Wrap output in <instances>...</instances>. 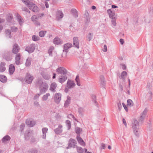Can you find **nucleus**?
I'll use <instances>...</instances> for the list:
<instances>
[{
	"instance_id": "1",
	"label": "nucleus",
	"mask_w": 153,
	"mask_h": 153,
	"mask_svg": "<svg viewBox=\"0 0 153 153\" xmlns=\"http://www.w3.org/2000/svg\"><path fill=\"white\" fill-rule=\"evenodd\" d=\"M26 5H28L27 6L30 9L32 10L33 12H36L38 10V8L34 4H29V1L27 0H22Z\"/></svg>"
},
{
	"instance_id": "2",
	"label": "nucleus",
	"mask_w": 153,
	"mask_h": 153,
	"mask_svg": "<svg viewBox=\"0 0 153 153\" xmlns=\"http://www.w3.org/2000/svg\"><path fill=\"white\" fill-rule=\"evenodd\" d=\"M132 126L134 133L136 135H137L139 132V125L138 121L136 120H134L132 123Z\"/></svg>"
},
{
	"instance_id": "3",
	"label": "nucleus",
	"mask_w": 153,
	"mask_h": 153,
	"mask_svg": "<svg viewBox=\"0 0 153 153\" xmlns=\"http://www.w3.org/2000/svg\"><path fill=\"white\" fill-rule=\"evenodd\" d=\"M56 71L57 74L61 75H66L67 73V71L64 67H61L58 68L56 69Z\"/></svg>"
},
{
	"instance_id": "4",
	"label": "nucleus",
	"mask_w": 153,
	"mask_h": 153,
	"mask_svg": "<svg viewBox=\"0 0 153 153\" xmlns=\"http://www.w3.org/2000/svg\"><path fill=\"white\" fill-rule=\"evenodd\" d=\"M48 85L45 82H42L40 86V90L41 92H45L48 88Z\"/></svg>"
},
{
	"instance_id": "5",
	"label": "nucleus",
	"mask_w": 153,
	"mask_h": 153,
	"mask_svg": "<svg viewBox=\"0 0 153 153\" xmlns=\"http://www.w3.org/2000/svg\"><path fill=\"white\" fill-rule=\"evenodd\" d=\"M54 101L57 103H59L61 99V94L59 93H56L54 97Z\"/></svg>"
},
{
	"instance_id": "6",
	"label": "nucleus",
	"mask_w": 153,
	"mask_h": 153,
	"mask_svg": "<svg viewBox=\"0 0 153 153\" xmlns=\"http://www.w3.org/2000/svg\"><path fill=\"white\" fill-rule=\"evenodd\" d=\"M35 48L34 45L31 44L27 47L26 50L29 53H32L33 52Z\"/></svg>"
},
{
	"instance_id": "7",
	"label": "nucleus",
	"mask_w": 153,
	"mask_h": 153,
	"mask_svg": "<svg viewBox=\"0 0 153 153\" xmlns=\"http://www.w3.org/2000/svg\"><path fill=\"white\" fill-rule=\"evenodd\" d=\"M75 85V84L73 81L69 80L68 81L67 84V88H70L74 87Z\"/></svg>"
},
{
	"instance_id": "8",
	"label": "nucleus",
	"mask_w": 153,
	"mask_h": 153,
	"mask_svg": "<svg viewBox=\"0 0 153 153\" xmlns=\"http://www.w3.org/2000/svg\"><path fill=\"white\" fill-rule=\"evenodd\" d=\"M19 48L18 45L15 44L13 46L12 52L15 54H16L19 51Z\"/></svg>"
},
{
	"instance_id": "9",
	"label": "nucleus",
	"mask_w": 153,
	"mask_h": 153,
	"mask_svg": "<svg viewBox=\"0 0 153 153\" xmlns=\"http://www.w3.org/2000/svg\"><path fill=\"white\" fill-rule=\"evenodd\" d=\"M76 139L80 145L83 146H85V142L79 135L77 137Z\"/></svg>"
},
{
	"instance_id": "10",
	"label": "nucleus",
	"mask_w": 153,
	"mask_h": 153,
	"mask_svg": "<svg viewBox=\"0 0 153 153\" xmlns=\"http://www.w3.org/2000/svg\"><path fill=\"white\" fill-rule=\"evenodd\" d=\"M76 145L75 140L72 139H71L70 140L69 142V144L68 148H70L72 147H74Z\"/></svg>"
},
{
	"instance_id": "11",
	"label": "nucleus",
	"mask_w": 153,
	"mask_h": 153,
	"mask_svg": "<svg viewBox=\"0 0 153 153\" xmlns=\"http://www.w3.org/2000/svg\"><path fill=\"white\" fill-rule=\"evenodd\" d=\"M31 19L33 22L37 25H40V23L38 21V18L36 16H33Z\"/></svg>"
},
{
	"instance_id": "12",
	"label": "nucleus",
	"mask_w": 153,
	"mask_h": 153,
	"mask_svg": "<svg viewBox=\"0 0 153 153\" xmlns=\"http://www.w3.org/2000/svg\"><path fill=\"white\" fill-rule=\"evenodd\" d=\"M25 79L27 82L28 83H30L32 82L33 80V77L30 74H27Z\"/></svg>"
},
{
	"instance_id": "13",
	"label": "nucleus",
	"mask_w": 153,
	"mask_h": 153,
	"mask_svg": "<svg viewBox=\"0 0 153 153\" xmlns=\"http://www.w3.org/2000/svg\"><path fill=\"white\" fill-rule=\"evenodd\" d=\"M67 79L66 75L62 74L59 76V81L61 83H63Z\"/></svg>"
},
{
	"instance_id": "14",
	"label": "nucleus",
	"mask_w": 153,
	"mask_h": 153,
	"mask_svg": "<svg viewBox=\"0 0 153 153\" xmlns=\"http://www.w3.org/2000/svg\"><path fill=\"white\" fill-rule=\"evenodd\" d=\"M53 42L56 45H59L62 43V41L58 37H56L54 39Z\"/></svg>"
},
{
	"instance_id": "15",
	"label": "nucleus",
	"mask_w": 153,
	"mask_h": 153,
	"mask_svg": "<svg viewBox=\"0 0 153 153\" xmlns=\"http://www.w3.org/2000/svg\"><path fill=\"white\" fill-rule=\"evenodd\" d=\"M76 149L78 153H83L84 152H86L87 151V149H83L82 147L79 146L76 147Z\"/></svg>"
},
{
	"instance_id": "16",
	"label": "nucleus",
	"mask_w": 153,
	"mask_h": 153,
	"mask_svg": "<svg viewBox=\"0 0 153 153\" xmlns=\"http://www.w3.org/2000/svg\"><path fill=\"white\" fill-rule=\"evenodd\" d=\"M73 44L74 45L76 48H79L78 40L77 37H75L74 38Z\"/></svg>"
},
{
	"instance_id": "17",
	"label": "nucleus",
	"mask_w": 153,
	"mask_h": 153,
	"mask_svg": "<svg viewBox=\"0 0 153 153\" xmlns=\"http://www.w3.org/2000/svg\"><path fill=\"white\" fill-rule=\"evenodd\" d=\"M57 87L56 84L55 82L52 83L50 86V89L51 91L55 92V89Z\"/></svg>"
},
{
	"instance_id": "18",
	"label": "nucleus",
	"mask_w": 153,
	"mask_h": 153,
	"mask_svg": "<svg viewBox=\"0 0 153 153\" xmlns=\"http://www.w3.org/2000/svg\"><path fill=\"white\" fill-rule=\"evenodd\" d=\"M5 64L4 62H1L0 65V72H3L6 70V68L5 67Z\"/></svg>"
},
{
	"instance_id": "19",
	"label": "nucleus",
	"mask_w": 153,
	"mask_h": 153,
	"mask_svg": "<svg viewBox=\"0 0 153 153\" xmlns=\"http://www.w3.org/2000/svg\"><path fill=\"white\" fill-rule=\"evenodd\" d=\"M20 54H18L16 56V63L17 65H19L20 63Z\"/></svg>"
},
{
	"instance_id": "20",
	"label": "nucleus",
	"mask_w": 153,
	"mask_h": 153,
	"mask_svg": "<svg viewBox=\"0 0 153 153\" xmlns=\"http://www.w3.org/2000/svg\"><path fill=\"white\" fill-rule=\"evenodd\" d=\"M62 127V125H59L58 128L55 130V131L56 133L57 134H59L61 133L62 131V129H61Z\"/></svg>"
},
{
	"instance_id": "21",
	"label": "nucleus",
	"mask_w": 153,
	"mask_h": 153,
	"mask_svg": "<svg viewBox=\"0 0 153 153\" xmlns=\"http://www.w3.org/2000/svg\"><path fill=\"white\" fill-rule=\"evenodd\" d=\"M71 98L69 96L67 97V99L66 100L64 104L65 107H67L68 106L71 102Z\"/></svg>"
},
{
	"instance_id": "22",
	"label": "nucleus",
	"mask_w": 153,
	"mask_h": 153,
	"mask_svg": "<svg viewBox=\"0 0 153 153\" xmlns=\"http://www.w3.org/2000/svg\"><path fill=\"white\" fill-rule=\"evenodd\" d=\"M15 67L13 65H10L9 66V71L10 74H12L15 71Z\"/></svg>"
},
{
	"instance_id": "23",
	"label": "nucleus",
	"mask_w": 153,
	"mask_h": 153,
	"mask_svg": "<svg viewBox=\"0 0 153 153\" xmlns=\"http://www.w3.org/2000/svg\"><path fill=\"white\" fill-rule=\"evenodd\" d=\"M63 16V15L60 11H59L56 13V18L58 20H59L62 18Z\"/></svg>"
},
{
	"instance_id": "24",
	"label": "nucleus",
	"mask_w": 153,
	"mask_h": 153,
	"mask_svg": "<svg viewBox=\"0 0 153 153\" xmlns=\"http://www.w3.org/2000/svg\"><path fill=\"white\" fill-rule=\"evenodd\" d=\"M7 80V78L5 76L2 75H0V81L1 82H5Z\"/></svg>"
},
{
	"instance_id": "25",
	"label": "nucleus",
	"mask_w": 153,
	"mask_h": 153,
	"mask_svg": "<svg viewBox=\"0 0 153 153\" xmlns=\"http://www.w3.org/2000/svg\"><path fill=\"white\" fill-rule=\"evenodd\" d=\"M72 45L70 43H68L64 45V49L65 51L68 50L69 48L72 47Z\"/></svg>"
},
{
	"instance_id": "26",
	"label": "nucleus",
	"mask_w": 153,
	"mask_h": 153,
	"mask_svg": "<svg viewBox=\"0 0 153 153\" xmlns=\"http://www.w3.org/2000/svg\"><path fill=\"white\" fill-rule=\"evenodd\" d=\"M26 124L29 126L31 127L33 126L35 124V123L34 122H33V124H30L31 123V120H27L26 122Z\"/></svg>"
},
{
	"instance_id": "27",
	"label": "nucleus",
	"mask_w": 153,
	"mask_h": 153,
	"mask_svg": "<svg viewBox=\"0 0 153 153\" xmlns=\"http://www.w3.org/2000/svg\"><path fill=\"white\" fill-rule=\"evenodd\" d=\"M127 75V73L126 71H123L121 73V79H122L123 80H125V78Z\"/></svg>"
},
{
	"instance_id": "28",
	"label": "nucleus",
	"mask_w": 153,
	"mask_h": 153,
	"mask_svg": "<svg viewBox=\"0 0 153 153\" xmlns=\"http://www.w3.org/2000/svg\"><path fill=\"white\" fill-rule=\"evenodd\" d=\"M107 12L109 15V17L111 18L113 17L114 15V13L113 12L110 10H108Z\"/></svg>"
},
{
	"instance_id": "29",
	"label": "nucleus",
	"mask_w": 153,
	"mask_h": 153,
	"mask_svg": "<svg viewBox=\"0 0 153 153\" xmlns=\"http://www.w3.org/2000/svg\"><path fill=\"white\" fill-rule=\"evenodd\" d=\"M147 111V109H145L141 114V117L142 118L145 117L146 116Z\"/></svg>"
},
{
	"instance_id": "30",
	"label": "nucleus",
	"mask_w": 153,
	"mask_h": 153,
	"mask_svg": "<svg viewBox=\"0 0 153 153\" xmlns=\"http://www.w3.org/2000/svg\"><path fill=\"white\" fill-rule=\"evenodd\" d=\"M10 137L8 136H6L4 137L2 139V141L3 142H5L7 140H9Z\"/></svg>"
},
{
	"instance_id": "31",
	"label": "nucleus",
	"mask_w": 153,
	"mask_h": 153,
	"mask_svg": "<svg viewBox=\"0 0 153 153\" xmlns=\"http://www.w3.org/2000/svg\"><path fill=\"white\" fill-rule=\"evenodd\" d=\"M133 105V102L132 100L128 99L127 100V105L129 106H131Z\"/></svg>"
},
{
	"instance_id": "32",
	"label": "nucleus",
	"mask_w": 153,
	"mask_h": 153,
	"mask_svg": "<svg viewBox=\"0 0 153 153\" xmlns=\"http://www.w3.org/2000/svg\"><path fill=\"white\" fill-rule=\"evenodd\" d=\"M82 130L81 128H79L78 127H77L75 129V131L76 133L78 134H79L82 131Z\"/></svg>"
},
{
	"instance_id": "33",
	"label": "nucleus",
	"mask_w": 153,
	"mask_h": 153,
	"mask_svg": "<svg viewBox=\"0 0 153 153\" xmlns=\"http://www.w3.org/2000/svg\"><path fill=\"white\" fill-rule=\"evenodd\" d=\"M67 126L68 130H69L71 128V122L69 120H67L66 121Z\"/></svg>"
},
{
	"instance_id": "34",
	"label": "nucleus",
	"mask_w": 153,
	"mask_h": 153,
	"mask_svg": "<svg viewBox=\"0 0 153 153\" xmlns=\"http://www.w3.org/2000/svg\"><path fill=\"white\" fill-rule=\"evenodd\" d=\"M93 36V33H89L87 36L88 40L90 41L92 38V36Z\"/></svg>"
},
{
	"instance_id": "35",
	"label": "nucleus",
	"mask_w": 153,
	"mask_h": 153,
	"mask_svg": "<svg viewBox=\"0 0 153 153\" xmlns=\"http://www.w3.org/2000/svg\"><path fill=\"white\" fill-rule=\"evenodd\" d=\"M46 31H42L39 32V36L41 37H42L44 36L45 34L46 33Z\"/></svg>"
},
{
	"instance_id": "36",
	"label": "nucleus",
	"mask_w": 153,
	"mask_h": 153,
	"mask_svg": "<svg viewBox=\"0 0 153 153\" xmlns=\"http://www.w3.org/2000/svg\"><path fill=\"white\" fill-rule=\"evenodd\" d=\"M31 59L30 58H28L26 62V65L27 66H29L30 65Z\"/></svg>"
},
{
	"instance_id": "37",
	"label": "nucleus",
	"mask_w": 153,
	"mask_h": 153,
	"mask_svg": "<svg viewBox=\"0 0 153 153\" xmlns=\"http://www.w3.org/2000/svg\"><path fill=\"white\" fill-rule=\"evenodd\" d=\"M75 80L77 82V85L80 86V84L79 82V76L77 75L76 76Z\"/></svg>"
},
{
	"instance_id": "38",
	"label": "nucleus",
	"mask_w": 153,
	"mask_h": 153,
	"mask_svg": "<svg viewBox=\"0 0 153 153\" xmlns=\"http://www.w3.org/2000/svg\"><path fill=\"white\" fill-rule=\"evenodd\" d=\"M49 95L50 94H47L45 95L43 97V99L45 100H47Z\"/></svg>"
},
{
	"instance_id": "39",
	"label": "nucleus",
	"mask_w": 153,
	"mask_h": 153,
	"mask_svg": "<svg viewBox=\"0 0 153 153\" xmlns=\"http://www.w3.org/2000/svg\"><path fill=\"white\" fill-rule=\"evenodd\" d=\"M33 40L34 41H37L39 40V38L36 36H33L32 37Z\"/></svg>"
},
{
	"instance_id": "40",
	"label": "nucleus",
	"mask_w": 153,
	"mask_h": 153,
	"mask_svg": "<svg viewBox=\"0 0 153 153\" xmlns=\"http://www.w3.org/2000/svg\"><path fill=\"white\" fill-rule=\"evenodd\" d=\"M42 75L43 77L46 79H48L50 78L49 76L47 74H42Z\"/></svg>"
},
{
	"instance_id": "41",
	"label": "nucleus",
	"mask_w": 153,
	"mask_h": 153,
	"mask_svg": "<svg viewBox=\"0 0 153 153\" xmlns=\"http://www.w3.org/2000/svg\"><path fill=\"white\" fill-rule=\"evenodd\" d=\"M48 129L47 128H44L42 129V132L44 134H45L47 132Z\"/></svg>"
},
{
	"instance_id": "42",
	"label": "nucleus",
	"mask_w": 153,
	"mask_h": 153,
	"mask_svg": "<svg viewBox=\"0 0 153 153\" xmlns=\"http://www.w3.org/2000/svg\"><path fill=\"white\" fill-rule=\"evenodd\" d=\"M54 49V48L53 47H51L48 50V53L50 54H51L52 51Z\"/></svg>"
},
{
	"instance_id": "43",
	"label": "nucleus",
	"mask_w": 153,
	"mask_h": 153,
	"mask_svg": "<svg viewBox=\"0 0 153 153\" xmlns=\"http://www.w3.org/2000/svg\"><path fill=\"white\" fill-rule=\"evenodd\" d=\"M122 105H123V106L124 108L125 109V110H126V111H128V109L127 107L126 106V105L124 103H122Z\"/></svg>"
},
{
	"instance_id": "44",
	"label": "nucleus",
	"mask_w": 153,
	"mask_h": 153,
	"mask_svg": "<svg viewBox=\"0 0 153 153\" xmlns=\"http://www.w3.org/2000/svg\"><path fill=\"white\" fill-rule=\"evenodd\" d=\"M122 105H123V106L124 108L125 109V110H126V111H128V109L127 107L126 106V105L124 103H122Z\"/></svg>"
},
{
	"instance_id": "45",
	"label": "nucleus",
	"mask_w": 153,
	"mask_h": 153,
	"mask_svg": "<svg viewBox=\"0 0 153 153\" xmlns=\"http://www.w3.org/2000/svg\"><path fill=\"white\" fill-rule=\"evenodd\" d=\"M122 105H123V106L124 108L125 109V110H126V111H128V109L127 107L126 106V105L124 103H122Z\"/></svg>"
},
{
	"instance_id": "46",
	"label": "nucleus",
	"mask_w": 153,
	"mask_h": 153,
	"mask_svg": "<svg viewBox=\"0 0 153 153\" xmlns=\"http://www.w3.org/2000/svg\"><path fill=\"white\" fill-rule=\"evenodd\" d=\"M103 51L104 52H106L107 51V47L106 45H104V48L103 50Z\"/></svg>"
},
{
	"instance_id": "47",
	"label": "nucleus",
	"mask_w": 153,
	"mask_h": 153,
	"mask_svg": "<svg viewBox=\"0 0 153 153\" xmlns=\"http://www.w3.org/2000/svg\"><path fill=\"white\" fill-rule=\"evenodd\" d=\"M17 30V28L15 27H13L12 28V31H16Z\"/></svg>"
},
{
	"instance_id": "48",
	"label": "nucleus",
	"mask_w": 153,
	"mask_h": 153,
	"mask_svg": "<svg viewBox=\"0 0 153 153\" xmlns=\"http://www.w3.org/2000/svg\"><path fill=\"white\" fill-rule=\"evenodd\" d=\"M68 118H74V117L73 115L72 114H70L68 116Z\"/></svg>"
},
{
	"instance_id": "49",
	"label": "nucleus",
	"mask_w": 153,
	"mask_h": 153,
	"mask_svg": "<svg viewBox=\"0 0 153 153\" xmlns=\"http://www.w3.org/2000/svg\"><path fill=\"white\" fill-rule=\"evenodd\" d=\"M112 24L113 25H114V26H115L116 25V22L114 19L112 20Z\"/></svg>"
},
{
	"instance_id": "50",
	"label": "nucleus",
	"mask_w": 153,
	"mask_h": 153,
	"mask_svg": "<svg viewBox=\"0 0 153 153\" xmlns=\"http://www.w3.org/2000/svg\"><path fill=\"white\" fill-rule=\"evenodd\" d=\"M6 33L7 34H8L10 36L11 33H10V30H7L6 31ZM9 37H10V36H9Z\"/></svg>"
},
{
	"instance_id": "51",
	"label": "nucleus",
	"mask_w": 153,
	"mask_h": 153,
	"mask_svg": "<svg viewBox=\"0 0 153 153\" xmlns=\"http://www.w3.org/2000/svg\"><path fill=\"white\" fill-rule=\"evenodd\" d=\"M19 22L20 23V25L22 24L23 22L22 19L21 18H19Z\"/></svg>"
},
{
	"instance_id": "52",
	"label": "nucleus",
	"mask_w": 153,
	"mask_h": 153,
	"mask_svg": "<svg viewBox=\"0 0 153 153\" xmlns=\"http://www.w3.org/2000/svg\"><path fill=\"white\" fill-rule=\"evenodd\" d=\"M105 147V144H102L101 145V149H104Z\"/></svg>"
},
{
	"instance_id": "53",
	"label": "nucleus",
	"mask_w": 153,
	"mask_h": 153,
	"mask_svg": "<svg viewBox=\"0 0 153 153\" xmlns=\"http://www.w3.org/2000/svg\"><path fill=\"white\" fill-rule=\"evenodd\" d=\"M123 122L124 124L126 126L127 124H126V120L124 119H123Z\"/></svg>"
},
{
	"instance_id": "54",
	"label": "nucleus",
	"mask_w": 153,
	"mask_h": 153,
	"mask_svg": "<svg viewBox=\"0 0 153 153\" xmlns=\"http://www.w3.org/2000/svg\"><path fill=\"white\" fill-rule=\"evenodd\" d=\"M118 107L120 110V108H121L122 106L120 103H119L118 104Z\"/></svg>"
},
{
	"instance_id": "55",
	"label": "nucleus",
	"mask_w": 153,
	"mask_h": 153,
	"mask_svg": "<svg viewBox=\"0 0 153 153\" xmlns=\"http://www.w3.org/2000/svg\"><path fill=\"white\" fill-rule=\"evenodd\" d=\"M120 41L121 44L123 45V44L124 41L123 39H120Z\"/></svg>"
},
{
	"instance_id": "56",
	"label": "nucleus",
	"mask_w": 153,
	"mask_h": 153,
	"mask_svg": "<svg viewBox=\"0 0 153 153\" xmlns=\"http://www.w3.org/2000/svg\"><path fill=\"white\" fill-rule=\"evenodd\" d=\"M122 68L123 70H125L126 68V66L125 65H122Z\"/></svg>"
},
{
	"instance_id": "57",
	"label": "nucleus",
	"mask_w": 153,
	"mask_h": 153,
	"mask_svg": "<svg viewBox=\"0 0 153 153\" xmlns=\"http://www.w3.org/2000/svg\"><path fill=\"white\" fill-rule=\"evenodd\" d=\"M45 6L47 8H48L49 7V5L47 2L45 3Z\"/></svg>"
},
{
	"instance_id": "58",
	"label": "nucleus",
	"mask_w": 153,
	"mask_h": 153,
	"mask_svg": "<svg viewBox=\"0 0 153 153\" xmlns=\"http://www.w3.org/2000/svg\"><path fill=\"white\" fill-rule=\"evenodd\" d=\"M112 7L113 8H115L117 7L116 6L114 5H112Z\"/></svg>"
},
{
	"instance_id": "59",
	"label": "nucleus",
	"mask_w": 153,
	"mask_h": 153,
	"mask_svg": "<svg viewBox=\"0 0 153 153\" xmlns=\"http://www.w3.org/2000/svg\"><path fill=\"white\" fill-rule=\"evenodd\" d=\"M96 7L94 6H93L92 7V8L93 10H94L96 9Z\"/></svg>"
},
{
	"instance_id": "60",
	"label": "nucleus",
	"mask_w": 153,
	"mask_h": 153,
	"mask_svg": "<svg viewBox=\"0 0 153 153\" xmlns=\"http://www.w3.org/2000/svg\"><path fill=\"white\" fill-rule=\"evenodd\" d=\"M55 77H56V74H53V79H54V78H55Z\"/></svg>"
},
{
	"instance_id": "61",
	"label": "nucleus",
	"mask_w": 153,
	"mask_h": 153,
	"mask_svg": "<svg viewBox=\"0 0 153 153\" xmlns=\"http://www.w3.org/2000/svg\"><path fill=\"white\" fill-rule=\"evenodd\" d=\"M108 148L109 149H111V146H108Z\"/></svg>"
},
{
	"instance_id": "62",
	"label": "nucleus",
	"mask_w": 153,
	"mask_h": 153,
	"mask_svg": "<svg viewBox=\"0 0 153 153\" xmlns=\"http://www.w3.org/2000/svg\"><path fill=\"white\" fill-rule=\"evenodd\" d=\"M3 22V20L1 19H0V23H1V22Z\"/></svg>"
},
{
	"instance_id": "63",
	"label": "nucleus",
	"mask_w": 153,
	"mask_h": 153,
	"mask_svg": "<svg viewBox=\"0 0 153 153\" xmlns=\"http://www.w3.org/2000/svg\"><path fill=\"white\" fill-rule=\"evenodd\" d=\"M27 8H25V9H24V11H27Z\"/></svg>"
},
{
	"instance_id": "64",
	"label": "nucleus",
	"mask_w": 153,
	"mask_h": 153,
	"mask_svg": "<svg viewBox=\"0 0 153 153\" xmlns=\"http://www.w3.org/2000/svg\"><path fill=\"white\" fill-rule=\"evenodd\" d=\"M86 153H91V152H86Z\"/></svg>"
}]
</instances>
